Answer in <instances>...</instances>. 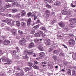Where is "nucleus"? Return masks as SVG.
Segmentation results:
<instances>
[{
    "label": "nucleus",
    "instance_id": "nucleus-1",
    "mask_svg": "<svg viewBox=\"0 0 76 76\" xmlns=\"http://www.w3.org/2000/svg\"><path fill=\"white\" fill-rule=\"evenodd\" d=\"M16 38L18 40L20 39V40L19 41V44H20V45L23 46L26 45V41L25 39L22 37V36H17L16 37Z\"/></svg>",
    "mask_w": 76,
    "mask_h": 76
},
{
    "label": "nucleus",
    "instance_id": "nucleus-2",
    "mask_svg": "<svg viewBox=\"0 0 76 76\" xmlns=\"http://www.w3.org/2000/svg\"><path fill=\"white\" fill-rule=\"evenodd\" d=\"M1 59L3 62L7 61V63H5V64H11L12 63V61L10 60H9V58L7 57L3 56L1 58Z\"/></svg>",
    "mask_w": 76,
    "mask_h": 76
},
{
    "label": "nucleus",
    "instance_id": "nucleus-3",
    "mask_svg": "<svg viewBox=\"0 0 76 76\" xmlns=\"http://www.w3.org/2000/svg\"><path fill=\"white\" fill-rule=\"evenodd\" d=\"M52 58L54 60L55 62H56L57 63H60V62H61V59L58 58L57 55L53 56L52 57Z\"/></svg>",
    "mask_w": 76,
    "mask_h": 76
},
{
    "label": "nucleus",
    "instance_id": "nucleus-4",
    "mask_svg": "<svg viewBox=\"0 0 76 76\" xmlns=\"http://www.w3.org/2000/svg\"><path fill=\"white\" fill-rule=\"evenodd\" d=\"M64 0H61L60 1H57L54 3V5L56 6H59L63 5L64 3Z\"/></svg>",
    "mask_w": 76,
    "mask_h": 76
},
{
    "label": "nucleus",
    "instance_id": "nucleus-5",
    "mask_svg": "<svg viewBox=\"0 0 76 76\" xmlns=\"http://www.w3.org/2000/svg\"><path fill=\"white\" fill-rule=\"evenodd\" d=\"M26 53L28 55H31L32 54L34 57H36V55H35V53L32 50H29L28 51H27Z\"/></svg>",
    "mask_w": 76,
    "mask_h": 76
},
{
    "label": "nucleus",
    "instance_id": "nucleus-6",
    "mask_svg": "<svg viewBox=\"0 0 76 76\" xmlns=\"http://www.w3.org/2000/svg\"><path fill=\"white\" fill-rule=\"evenodd\" d=\"M68 42L69 45H74L75 44V41L72 39H71L68 40Z\"/></svg>",
    "mask_w": 76,
    "mask_h": 76
},
{
    "label": "nucleus",
    "instance_id": "nucleus-7",
    "mask_svg": "<svg viewBox=\"0 0 76 76\" xmlns=\"http://www.w3.org/2000/svg\"><path fill=\"white\" fill-rule=\"evenodd\" d=\"M45 43L46 45H48V46L51 45V41L48 38H47L45 40Z\"/></svg>",
    "mask_w": 76,
    "mask_h": 76
},
{
    "label": "nucleus",
    "instance_id": "nucleus-8",
    "mask_svg": "<svg viewBox=\"0 0 76 76\" xmlns=\"http://www.w3.org/2000/svg\"><path fill=\"white\" fill-rule=\"evenodd\" d=\"M67 10H66V8H64L62 11L61 13L62 15H66L68 13Z\"/></svg>",
    "mask_w": 76,
    "mask_h": 76
},
{
    "label": "nucleus",
    "instance_id": "nucleus-9",
    "mask_svg": "<svg viewBox=\"0 0 76 76\" xmlns=\"http://www.w3.org/2000/svg\"><path fill=\"white\" fill-rule=\"evenodd\" d=\"M74 16L76 17V14H75ZM69 21H71V22L73 23H76V18L70 19V20H69Z\"/></svg>",
    "mask_w": 76,
    "mask_h": 76
},
{
    "label": "nucleus",
    "instance_id": "nucleus-10",
    "mask_svg": "<svg viewBox=\"0 0 76 76\" xmlns=\"http://www.w3.org/2000/svg\"><path fill=\"white\" fill-rule=\"evenodd\" d=\"M35 46V45H34V43L33 42H31L29 44L28 48L29 49L32 48H34V46Z\"/></svg>",
    "mask_w": 76,
    "mask_h": 76
},
{
    "label": "nucleus",
    "instance_id": "nucleus-11",
    "mask_svg": "<svg viewBox=\"0 0 76 76\" xmlns=\"http://www.w3.org/2000/svg\"><path fill=\"white\" fill-rule=\"evenodd\" d=\"M20 15L21 16H25L26 15V12L24 10H21Z\"/></svg>",
    "mask_w": 76,
    "mask_h": 76
},
{
    "label": "nucleus",
    "instance_id": "nucleus-12",
    "mask_svg": "<svg viewBox=\"0 0 76 76\" xmlns=\"http://www.w3.org/2000/svg\"><path fill=\"white\" fill-rule=\"evenodd\" d=\"M61 51V50L59 49V50H56L53 52L54 54H55L56 55H58V54L60 53Z\"/></svg>",
    "mask_w": 76,
    "mask_h": 76
},
{
    "label": "nucleus",
    "instance_id": "nucleus-13",
    "mask_svg": "<svg viewBox=\"0 0 76 76\" xmlns=\"http://www.w3.org/2000/svg\"><path fill=\"white\" fill-rule=\"evenodd\" d=\"M59 25L61 28H63L64 26V23L63 22L61 21L58 23Z\"/></svg>",
    "mask_w": 76,
    "mask_h": 76
},
{
    "label": "nucleus",
    "instance_id": "nucleus-14",
    "mask_svg": "<svg viewBox=\"0 0 76 76\" xmlns=\"http://www.w3.org/2000/svg\"><path fill=\"white\" fill-rule=\"evenodd\" d=\"M34 37H41V34L39 32L36 33L34 35Z\"/></svg>",
    "mask_w": 76,
    "mask_h": 76
},
{
    "label": "nucleus",
    "instance_id": "nucleus-15",
    "mask_svg": "<svg viewBox=\"0 0 76 76\" xmlns=\"http://www.w3.org/2000/svg\"><path fill=\"white\" fill-rule=\"evenodd\" d=\"M42 39H43V40H44L45 41V39H47V36L44 34H42Z\"/></svg>",
    "mask_w": 76,
    "mask_h": 76
},
{
    "label": "nucleus",
    "instance_id": "nucleus-16",
    "mask_svg": "<svg viewBox=\"0 0 76 76\" xmlns=\"http://www.w3.org/2000/svg\"><path fill=\"white\" fill-rule=\"evenodd\" d=\"M31 19L29 18L27 21V25L28 26H30V24H31Z\"/></svg>",
    "mask_w": 76,
    "mask_h": 76
},
{
    "label": "nucleus",
    "instance_id": "nucleus-17",
    "mask_svg": "<svg viewBox=\"0 0 76 76\" xmlns=\"http://www.w3.org/2000/svg\"><path fill=\"white\" fill-rule=\"evenodd\" d=\"M20 24L21 27H23V28H25V27L26 26V23L25 22H21V23Z\"/></svg>",
    "mask_w": 76,
    "mask_h": 76
},
{
    "label": "nucleus",
    "instance_id": "nucleus-18",
    "mask_svg": "<svg viewBox=\"0 0 76 76\" xmlns=\"http://www.w3.org/2000/svg\"><path fill=\"white\" fill-rule=\"evenodd\" d=\"M11 22H12V19H7V23L8 25H10L11 24Z\"/></svg>",
    "mask_w": 76,
    "mask_h": 76
},
{
    "label": "nucleus",
    "instance_id": "nucleus-19",
    "mask_svg": "<svg viewBox=\"0 0 76 76\" xmlns=\"http://www.w3.org/2000/svg\"><path fill=\"white\" fill-rule=\"evenodd\" d=\"M65 72L66 73H67V74H68L69 75H71V71L70 69H66Z\"/></svg>",
    "mask_w": 76,
    "mask_h": 76
},
{
    "label": "nucleus",
    "instance_id": "nucleus-20",
    "mask_svg": "<svg viewBox=\"0 0 76 76\" xmlns=\"http://www.w3.org/2000/svg\"><path fill=\"white\" fill-rule=\"evenodd\" d=\"M11 7V5L10 4H7L4 7V8L5 9H7V8H9Z\"/></svg>",
    "mask_w": 76,
    "mask_h": 76
},
{
    "label": "nucleus",
    "instance_id": "nucleus-21",
    "mask_svg": "<svg viewBox=\"0 0 76 76\" xmlns=\"http://www.w3.org/2000/svg\"><path fill=\"white\" fill-rule=\"evenodd\" d=\"M40 29L41 30H42L44 31H47V29H46L45 26H41L40 27Z\"/></svg>",
    "mask_w": 76,
    "mask_h": 76
},
{
    "label": "nucleus",
    "instance_id": "nucleus-22",
    "mask_svg": "<svg viewBox=\"0 0 76 76\" xmlns=\"http://www.w3.org/2000/svg\"><path fill=\"white\" fill-rule=\"evenodd\" d=\"M37 48L40 51H42L43 50V48L41 45H39L37 47Z\"/></svg>",
    "mask_w": 76,
    "mask_h": 76
},
{
    "label": "nucleus",
    "instance_id": "nucleus-23",
    "mask_svg": "<svg viewBox=\"0 0 76 76\" xmlns=\"http://www.w3.org/2000/svg\"><path fill=\"white\" fill-rule=\"evenodd\" d=\"M10 41L9 40H5L4 41V44L5 45H8L9 44H10Z\"/></svg>",
    "mask_w": 76,
    "mask_h": 76
},
{
    "label": "nucleus",
    "instance_id": "nucleus-24",
    "mask_svg": "<svg viewBox=\"0 0 76 76\" xmlns=\"http://www.w3.org/2000/svg\"><path fill=\"white\" fill-rule=\"evenodd\" d=\"M44 16L45 18H46L48 19V18H49V16H50V14H44Z\"/></svg>",
    "mask_w": 76,
    "mask_h": 76
},
{
    "label": "nucleus",
    "instance_id": "nucleus-25",
    "mask_svg": "<svg viewBox=\"0 0 76 76\" xmlns=\"http://www.w3.org/2000/svg\"><path fill=\"white\" fill-rule=\"evenodd\" d=\"M45 54H44V52H41L40 53H39V56H40L41 57H43L44 56V55Z\"/></svg>",
    "mask_w": 76,
    "mask_h": 76
},
{
    "label": "nucleus",
    "instance_id": "nucleus-26",
    "mask_svg": "<svg viewBox=\"0 0 76 76\" xmlns=\"http://www.w3.org/2000/svg\"><path fill=\"white\" fill-rule=\"evenodd\" d=\"M53 64H49L48 68H49V69H52L53 68Z\"/></svg>",
    "mask_w": 76,
    "mask_h": 76
},
{
    "label": "nucleus",
    "instance_id": "nucleus-27",
    "mask_svg": "<svg viewBox=\"0 0 76 76\" xmlns=\"http://www.w3.org/2000/svg\"><path fill=\"white\" fill-rule=\"evenodd\" d=\"M44 1L45 3H53V1L52 0H44Z\"/></svg>",
    "mask_w": 76,
    "mask_h": 76
},
{
    "label": "nucleus",
    "instance_id": "nucleus-28",
    "mask_svg": "<svg viewBox=\"0 0 76 76\" xmlns=\"http://www.w3.org/2000/svg\"><path fill=\"white\" fill-rule=\"evenodd\" d=\"M14 69L16 70V71H19V70H20L21 69L20 68H19L16 66L14 67Z\"/></svg>",
    "mask_w": 76,
    "mask_h": 76
},
{
    "label": "nucleus",
    "instance_id": "nucleus-29",
    "mask_svg": "<svg viewBox=\"0 0 76 76\" xmlns=\"http://www.w3.org/2000/svg\"><path fill=\"white\" fill-rule=\"evenodd\" d=\"M22 58L23 59H27L29 58L27 55H25L22 56Z\"/></svg>",
    "mask_w": 76,
    "mask_h": 76
},
{
    "label": "nucleus",
    "instance_id": "nucleus-30",
    "mask_svg": "<svg viewBox=\"0 0 76 76\" xmlns=\"http://www.w3.org/2000/svg\"><path fill=\"white\" fill-rule=\"evenodd\" d=\"M14 57L16 59H20V57H19V55H15L14 56Z\"/></svg>",
    "mask_w": 76,
    "mask_h": 76
},
{
    "label": "nucleus",
    "instance_id": "nucleus-31",
    "mask_svg": "<svg viewBox=\"0 0 76 76\" xmlns=\"http://www.w3.org/2000/svg\"><path fill=\"white\" fill-rule=\"evenodd\" d=\"M31 70L30 67H26L25 68L24 71L25 72H27V71H29V70Z\"/></svg>",
    "mask_w": 76,
    "mask_h": 76
},
{
    "label": "nucleus",
    "instance_id": "nucleus-32",
    "mask_svg": "<svg viewBox=\"0 0 76 76\" xmlns=\"http://www.w3.org/2000/svg\"><path fill=\"white\" fill-rule=\"evenodd\" d=\"M13 4H14V5H16L17 6H18L19 7L20 6V5H19V4L18 3L17 1L15 2L14 3H13Z\"/></svg>",
    "mask_w": 76,
    "mask_h": 76
},
{
    "label": "nucleus",
    "instance_id": "nucleus-33",
    "mask_svg": "<svg viewBox=\"0 0 76 76\" xmlns=\"http://www.w3.org/2000/svg\"><path fill=\"white\" fill-rule=\"evenodd\" d=\"M0 76H6V74L5 73L1 72H0Z\"/></svg>",
    "mask_w": 76,
    "mask_h": 76
},
{
    "label": "nucleus",
    "instance_id": "nucleus-34",
    "mask_svg": "<svg viewBox=\"0 0 76 76\" xmlns=\"http://www.w3.org/2000/svg\"><path fill=\"white\" fill-rule=\"evenodd\" d=\"M56 19H54L51 21V24L53 25L56 23Z\"/></svg>",
    "mask_w": 76,
    "mask_h": 76
},
{
    "label": "nucleus",
    "instance_id": "nucleus-35",
    "mask_svg": "<svg viewBox=\"0 0 76 76\" xmlns=\"http://www.w3.org/2000/svg\"><path fill=\"white\" fill-rule=\"evenodd\" d=\"M16 53V51L15 50H13L11 52V54L12 56H13V55H15Z\"/></svg>",
    "mask_w": 76,
    "mask_h": 76
},
{
    "label": "nucleus",
    "instance_id": "nucleus-36",
    "mask_svg": "<svg viewBox=\"0 0 76 76\" xmlns=\"http://www.w3.org/2000/svg\"><path fill=\"white\" fill-rule=\"evenodd\" d=\"M36 23H41L40 20L39 18H37V19Z\"/></svg>",
    "mask_w": 76,
    "mask_h": 76
},
{
    "label": "nucleus",
    "instance_id": "nucleus-37",
    "mask_svg": "<svg viewBox=\"0 0 76 76\" xmlns=\"http://www.w3.org/2000/svg\"><path fill=\"white\" fill-rule=\"evenodd\" d=\"M28 66H29L30 67H31L32 65H33V64L31 62H29L27 64Z\"/></svg>",
    "mask_w": 76,
    "mask_h": 76
},
{
    "label": "nucleus",
    "instance_id": "nucleus-38",
    "mask_svg": "<svg viewBox=\"0 0 76 76\" xmlns=\"http://www.w3.org/2000/svg\"><path fill=\"white\" fill-rule=\"evenodd\" d=\"M32 67L33 68H34V69H39V67L38 66H37V65H36L35 66H33Z\"/></svg>",
    "mask_w": 76,
    "mask_h": 76
},
{
    "label": "nucleus",
    "instance_id": "nucleus-39",
    "mask_svg": "<svg viewBox=\"0 0 76 76\" xmlns=\"http://www.w3.org/2000/svg\"><path fill=\"white\" fill-rule=\"evenodd\" d=\"M7 38V37L5 36H3L1 37V39H3L4 40H6V39Z\"/></svg>",
    "mask_w": 76,
    "mask_h": 76
},
{
    "label": "nucleus",
    "instance_id": "nucleus-40",
    "mask_svg": "<svg viewBox=\"0 0 76 76\" xmlns=\"http://www.w3.org/2000/svg\"><path fill=\"white\" fill-rule=\"evenodd\" d=\"M46 7L48 9H51V5H50L49 4H46Z\"/></svg>",
    "mask_w": 76,
    "mask_h": 76
},
{
    "label": "nucleus",
    "instance_id": "nucleus-41",
    "mask_svg": "<svg viewBox=\"0 0 76 76\" xmlns=\"http://www.w3.org/2000/svg\"><path fill=\"white\" fill-rule=\"evenodd\" d=\"M34 41L35 43H38L39 41V39H34Z\"/></svg>",
    "mask_w": 76,
    "mask_h": 76
},
{
    "label": "nucleus",
    "instance_id": "nucleus-42",
    "mask_svg": "<svg viewBox=\"0 0 76 76\" xmlns=\"http://www.w3.org/2000/svg\"><path fill=\"white\" fill-rule=\"evenodd\" d=\"M47 64V62H46V61H45V62L42 63L41 66L42 67H44V66H45V64Z\"/></svg>",
    "mask_w": 76,
    "mask_h": 76
},
{
    "label": "nucleus",
    "instance_id": "nucleus-43",
    "mask_svg": "<svg viewBox=\"0 0 76 76\" xmlns=\"http://www.w3.org/2000/svg\"><path fill=\"white\" fill-rule=\"evenodd\" d=\"M15 48L17 50V51L18 53H20V49L19 48L16 47Z\"/></svg>",
    "mask_w": 76,
    "mask_h": 76
},
{
    "label": "nucleus",
    "instance_id": "nucleus-44",
    "mask_svg": "<svg viewBox=\"0 0 76 76\" xmlns=\"http://www.w3.org/2000/svg\"><path fill=\"white\" fill-rule=\"evenodd\" d=\"M63 28H64V30H66V31H68V30H69L68 27H67V26H64V27H63Z\"/></svg>",
    "mask_w": 76,
    "mask_h": 76
},
{
    "label": "nucleus",
    "instance_id": "nucleus-45",
    "mask_svg": "<svg viewBox=\"0 0 76 76\" xmlns=\"http://www.w3.org/2000/svg\"><path fill=\"white\" fill-rule=\"evenodd\" d=\"M35 30L34 29H32V31L31 32V34H35Z\"/></svg>",
    "mask_w": 76,
    "mask_h": 76
},
{
    "label": "nucleus",
    "instance_id": "nucleus-46",
    "mask_svg": "<svg viewBox=\"0 0 76 76\" xmlns=\"http://www.w3.org/2000/svg\"><path fill=\"white\" fill-rule=\"evenodd\" d=\"M11 12H12V13H15L16 12H17V10H16V9L11 10Z\"/></svg>",
    "mask_w": 76,
    "mask_h": 76
},
{
    "label": "nucleus",
    "instance_id": "nucleus-47",
    "mask_svg": "<svg viewBox=\"0 0 76 76\" xmlns=\"http://www.w3.org/2000/svg\"><path fill=\"white\" fill-rule=\"evenodd\" d=\"M15 75L16 76H21V74H20V73H18V72H16L15 73Z\"/></svg>",
    "mask_w": 76,
    "mask_h": 76
},
{
    "label": "nucleus",
    "instance_id": "nucleus-48",
    "mask_svg": "<svg viewBox=\"0 0 76 76\" xmlns=\"http://www.w3.org/2000/svg\"><path fill=\"white\" fill-rule=\"evenodd\" d=\"M60 52H61L60 54V56H64V53H63V52L61 51H61Z\"/></svg>",
    "mask_w": 76,
    "mask_h": 76
},
{
    "label": "nucleus",
    "instance_id": "nucleus-49",
    "mask_svg": "<svg viewBox=\"0 0 76 76\" xmlns=\"http://www.w3.org/2000/svg\"><path fill=\"white\" fill-rule=\"evenodd\" d=\"M53 48H52L51 47H50L48 50L49 52L50 53V52H51V51H53Z\"/></svg>",
    "mask_w": 76,
    "mask_h": 76
},
{
    "label": "nucleus",
    "instance_id": "nucleus-50",
    "mask_svg": "<svg viewBox=\"0 0 76 76\" xmlns=\"http://www.w3.org/2000/svg\"><path fill=\"white\" fill-rule=\"evenodd\" d=\"M18 32H19V34H20V35H22L23 34V32H22V31L20 30H19L18 31Z\"/></svg>",
    "mask_w": 76,
    "mask_h": 76
},
{
    "label": "nucleus",
    "instance_id": "nucleus-51",
    "mask_svg": "<svg viewBox=\"0 0 76 76\" xmlns=\"http://www.w3.org/2000/svg\"><path fill=\"white\" fill-rule=\"evenodd\" d=\"M67 16L68 18H70V17H71V16H72V15L70 13V12H69V13L67 15Z\"/></svg>",
    "mask_w": 76,
    "mask_h": 76
},
{
    "label": "nucleus",
    "instance_id": "nucleus-52",
    "mask_svg": "<svg viewBox=\"0 0 76 76\" xmlns=\"http://www.w3.org/2000/svg\"><path fill=\"white\" fill-rule=\"evenodd\" d=\"M32 14V13L30 12H29L27 14V15L28 16V17H31V15Z\"/></svg>",
    "mask_w": 76,
    "mask_h": 76
},
{
    "label": "nucleus",
    "instance_id": "nucleus-53",
    "mask_svg": "<svg viewBox=\"0 0 76 76\" xmlns=\"http://www.w3.org/2000/svg\"><path fill=\"white\" fill-rule=\"evenodd\" d=\"M76 72H75V71H72V75H76Z\"/></svg>",
    "mask_w": 76,
    "mask_h": 76
},
{
    "label": "nucleus",
    "instance_id": "nucleus-54",
    "mask_svg": "<svg viewBox=\"0 0 76 76\" xmlns=\"http://www.w3.org/2000/svg\"><path fill=\"white\" fill-rule=\"evenodd\" d=\"M6 1L7 2H12L13 3V0H6Z\"/></svg>",
    "mask_w": 76,
    "mask_h": 76
},
{
    "label": "nucleus",
    "instance_id": "nucleus-55",
    "mask_svg": "<svg viewBox=\"0 0 76 76\" xmlns=\"http://www.w3.org/2000/svg\"><path fill=\"white\" fill-rule=\"evenodd\" d=\"M50 13V11L46 10L45 11V14H49Z\"/></svg>",
    "mask_w": 76,
    "mask_h": 76
},
{
    "label": "nucleus",
    "instance_id": "nucleus-56",
    "mask_svg": "<svg viewBox=\"0 0 76 76\" xmlns=\"http://www.w3.org/2000/svg\"><path fill=\"white\" fill-rule=\"evenodd\" d=\"M1 11L3 12H4V11L5 10L4 9H3V7L1 6Z\"/></svg>",
    "mask_w": 76,
    "mask_h": 76
},
{
    "label": "nucleus",
    "instance_id": "nucleus-57",
    "mask_svg": "<svg viewBox=\"0 0 76 76\" xmlns=\"http://www.w3.org/2000/svg\"><path fill=\"white\" fill-rule=\"evenodd\" d=\"M16 32V30L14 29H12V30L11 33H13V32Z\"/></svg>",
    "mask_w": 76,
    "mask_h": 76
},
{
    "label": "nucleus",
    "instance_id": "nucleus-58",
    "mask_svg": "<svg viewBox=\"0 0 76 76\" xmlns=\"http://www.w3.org/2000/svg\"><path fill=\"white\" fill-rule=\"evenodd\" d=\"M16 16L18 18H20V14H18L16 15Z\"/></svg>",
    "mask_w": 76,
    "mask_h": 76
},
{
    "label": "nucleus",
    "instance_id": "nucleus-59",
    "mask_svg": "<svg viewBox=\"0 0 76 76\" xmlns=\"http://www.w3.org/2000/svg\"><path fill=\"white\" fill-rule=\"evenodd\" d=\"M20 74L21 75H24V72H23V70H22V71H21L20 72Z\"/></svg>",
    "mask_w": 76,
    "mask_h": 76
},
{
    "label": "nucleus",
    "instance_id": "nucleus-60",
    "mask_svg": "<svg viewBox=\"0 0 76 76\" xmlns=\"http://www.w3.org/2000/svg\"><path fill=\"white\" fill-rule=\"evenodd\" d=\"M59 39H63V37L61 35H58Z\"/></svg>",
    "mask_w": 76,
    "mask_h": 76
},
{
    "label": "nucleus",
    "instance_id": "nucleus-61",
    "mask_svg": "<svg viewBox=\"0 0 76 76\" xmlns=\"http://www.w3.org/2000/svg\"><path fill=\"white\" fill-rule=\"evenodd\" d=\"M12 34L13 35H17V33L16 32L12 33Z\"/></svg>",
    "mask_w": 76,
    "mask_h": 76
},
{
    "label": "nucleus",
    "instance_id": "nucleus-62",
    "mask_svg": "<svg viewBox=\"0 0 76 76\" xmlns=\"http://www.w3.org/2000/svg\"><path fill=\"white\" fill-rule=\"evenodd\" d=\"M34 28H39V25H36L34 27Z\"/></svg>",
    "mask_w": 76,
    "mask_h": 76
},
{
    "label": "nucleus",
    "instance_id": "nucleus-63",
    "mask_svg": "<svg viewBox=\"0 0 76 76\" xmlns=\"http://www.w3.org/2000/svg\"><path fill=\"white\" fill-rule=\"evenodd\" d=\"M7 12H12V9H7Z\"/></svg>",
    "mask_w": 76,
    "mask_h": 76
},
{
    "label": "nucleus",
    "instance_id": "nucleus-64",
    "mask_svg": "<svg viewBox=\"0 0 76 76\" xmlns=\"http://www.w3.org/2000/svg\"><path fill=\"white\" fill-rule=\"evenodd\" d=\"M70 26L71 28H74L75 27V26L73 25V24H70Z\"/></svg>",
    "mask_w": 76,
    "mask_h": 76
}]
</instances>
